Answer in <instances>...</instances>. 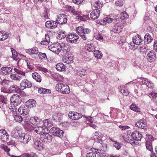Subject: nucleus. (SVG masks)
Returning <instances> with one entry per match:
<instances>
[{
    "mask_svg": "<svg viewBox=\"0 0 157 157\" xmlns=\"http://www.w3.org/2000/svg\"><path fill=\"white\" fill-rule=\"evenodd\" d=\"M77 33L84 40H86L88 34L91 32L89 29H84L82 26H79L76 29Z\"/></svg>",
    "mask_w": 157,
    "mask_h": 157,
    "instance_id": "1",
    "label": "nucleus"
},
{
    "mask_svg": "<svg viewBox=\"0 0 157 157\" xmlns=\"http://www.w3.org/2000/svg\"><path fill=\"white\" fill-rule=\"evenodd\" d=\"M14 70L17 74L21 75L22 76H19L16 74L12 73L10 74V77L12 80L20 81L22 78L25 77V72L15 68H14Z\"/></svg>",
    "mask_w": 157,
    "mask_h": 157,
    "instance_id": "2",
    "label": "nucleus"
},
{
    "mask_svg": "<svg viewBox=\"0 0 157 157\" xmlns=\"http://www.w3.org/2000/svg\"><path fill=\"white\" fill-rule=\"evenodd\" d=\"M56 89L57 91L63 94H67L70 92V89L68 85L63 83L57 84Z\"/></svg>",
    "mask_w": 157,
    "mask_h": 157,
    "instance_id": "3",
    "label": "nucleus"
},
{
    "mask_svg": "<svg viewBox=\"0 0 157 157\" xmlns=\"http://www.w3.org/2000/svg\"><path fill=\"white\" fill-rule=\"evenodd\" d=\"M49 49L56 53H59L62 50V46L58 43H55L50 44Z\"/></svg>",
    "mask_w": 157,
    "mask_h": 157,
    "instance_id": "4",
    "label": "nucleus"
},
{
    "mask_svg": "<svg viewBox=\"0 0 157 157\" xmlns=\"http://www.w3.org/2000/svg\"><path fill=\"white\" fill-rule=\"evenodd\" d=\"M32 130H33L36 133L42 135L43 137H50V135L48 132L46 133L44 132L45 129H43V127H32Z\"/></svg>",
    "mask_w": 157,
    "mask_h": 157,
    "instance_id": "5",
    "label": "nucleus"
},
{
    "mask_svg": "<svg viewBox=\"0 0 157 157\" xmlns=\"http://www.w3.org/2000/svg\"><path fill=\"white\" fill-rule=\"evenodd\" d=\"M78 39V36L73 33H70L67 35L66 40L69 43H76Z\"/></svg>",
    "mask_w": 157,
    "mask_h": 157,
    "instance_id": "6",
    "label": "nucleus"
},
{
    "mask_svg": "<svg viewBox=\"0 0 157 157\" xmlns=\"http://www.w3.org/2000/svg\"><path fill=\"white\" fill-rule=\"evenodd\" d=\"M10 101L17 106L21 103V98L19 95L14 94L10 98Z\"/></svg>",
    "mask_w": 157,
    "mask_h": 157,
    "instance_id": "7",
    "label": "nucleus"
},
{
    "mask_svg": "<svg viewBox=\"0 0 157 157\" xmlns=\"http://www.w3.org/2000/svg\"><path fill=\"white\" fill-rule=\"evenodd\" d=\"M68 115L69 118L74 120H78L82 116L81 114L74 111L70 112Z\"/></svg>",
    "mask_w": 157,
    "mask_h": 157,
    "instance_id": "8",
    "label": "nucleus"
},
{
    "mask_svg": "<svg viewBox=\"0 0 157 157\" xmlns=\"http://www.w3.org/2000/svg\"><path fill=\"white\" fill-rule=\"evenodd\" d=\"M50 130L54 136L59 137H63L64 132L63 130L55 127L52 128Z\"/></svg>",
    "mask_w": 157,
    "mask_h": 157,
    "instance_id": "9",
    "label": "nucleus"
},
{
    "mask_svg": "<svg viewBox=\"0 0 157 157\" xmlns=\"http://www.w3.org/2000/svg\"><path fill=\"white\" fill-rule=\"evenodd\" d=\"M58 19L56 20L57 24L60 25H63L67 23V18L66 16L64 14H61L58 16Z\"/></svg>",
    "mask_w": 157,
    "mask_h": 157,
    "instance_id": "10",
    "label": "nucleus"
},
{
    "mask_svg": "<svg viewBox=\"0 0 157 157\" xmlns=\"http://www.w3.org/2000/svg\"><path fill=\"white\" fill-rule=\"evenodd\" d=\"M147 60L150 62H153L155 61L156 59V54L155 52L151 50L149 51L147 55Z\"/></svg>",
    "mask_w": 157,
    "mask_h": 157,
    "instance_id": "11",
    "label": "nucleus"
},
{
    "mask_svg": "<svg viewBox=\"0 0 157 157\" xmlns=\"http://www.w3.org/2000/svg\"><path fill=\"white\" fill-rule=\"evenodd\" d=\"M20 87L22 89L30 88L32 86L31 82L27 79H23L20 83Z\"/></svg>",
    "mask_w": 157,
    "mask_h": 157,
    "instance_id": "12",
    "label": "nucleus"
},
{
    "mask_svg": "<svg viewBox=\"0 0 157 157\" xmlns=\"http://www.w3.org/2000/svg\"><path fill=\"white\" fill-rule=\"evenodd\" d=\"M135 125L139 128L145 129L147 126V121L145 119L143 118L137 122Z\"/></svg>",
    "mask_w": 157,
    "mask_h": 157,
    "instance_id": "13",
    "label": "nucleus"
},
{
    "mask_svg": "<svg viewBox=\"0 0 157 157\" xmlns=\"http://www.w3.org/2000/svg\"><path fill=\"white\" fill-rule=\"evenodd\" d=\"M45 25L48 29H54L57 27V23L56 21H47L45 23Z\"/></svg>",
    "mask_w": 157,
    "mask_h": 157,
    "instance_id": "14",
    "label": "nucleus"
},
{
    "mask_svg": "<svg viewBox=\"0 0 157 157\" xmlns=\"http://www.w3.org/2000/svg\"><path fill=\"white\" fill-rule=\"evenodd\" d=\"M18 111L20 114L26 115L29 113V108L26 107H25L24 105H21L18 109Z\"/></svg>",
    "mask_w": 157,
    "mask_h": 157,
    "instance_id": "15",
    "label": "nucleus"
},
{
    "mask_svg": "<svg viewBox=\"0 0 157 157\" xmlns=\"http://www.w3.org/2000/svg\"><path fill=\"white\" fill-rule=\"evenodd\" d=\"M12 71V69L10 67H4L1 68L0 73L2 75H5L10 73Z\"/></svg>",
    "mask_w": 157,
    "mask_h": 157,
    "instance_id": "16",
    "label": "nucleus"
},
{
    "mask_svg": "<svg viewBox=\"0 0 157 157\" xmlns=\"http://www.w3.org/2000/svg\"><path fill=\"white\" fill-rule=\"evenodd\" d=\"M100 11L98 9H95L93 10L90 14V17L94 19H96L99 17Z\"/></svg>",
    "mask_w": 157,
    "mask_h": 157,
    "instance_id": "17",
    "label": "nucleus"
},
{
    "mask_svg": "<svg viewBox=\"0 0 157 157\" xmlns=\"http://www.w3.org/2000/svg\"><path fill=\"white\" fill-rule=\"evenodd\" d=\"M122 25L119 23L116 24L113 27L112 30L115 33H119L122 30Z\"/></svg>",
    "mask_w": 157,
    "mask_h": 157,
    "instance_id": "18",
    "label": "nucleus"
},
{
    "mask_svg": "<svg viewBox=\"0 0 157 157\" xmlns=\"http://www.w3.org/2000/svg\"><path fill=\"white\" fill-rule=\"evenodd\" d=\"M94 140L95 142L100 143L102 145L101 150H102L104 151L107 150V145L105 144H104L103 140H102L101 138H94Z\"/></svg>",
    "mask_w": 157,
    "mask_h": 157,
    "instance_id": "19",
    "label": "nucleus"
},
{
    "mask_svg": "<svg viewBox=\"0 0 157 157\" xmlns=\"http://www.w3.org/2000/svg\"><path fill=\"white\" fill-rule=\"evenodd\" d=\"M154 138H150L148 139L146 142V148L149 151H151V152L153 151V149L152 148V141H154Z\"/></svg>",
    "mask_w": 157,
    "mask_h": 157,
    "instance_id": "20",
    "label": "nucleus"
},
{
    "mask_svg": "<svg viewBox=\"0 0 157 157\" xmlns=\"http://www.w3.org/2000/svg\"><path fill=\"white\" fill-rule=\"evenodd\" d=\"M40 121V119L38 117L34 116L33 117H30V124L34 125H38Z\"/></svg>",
    "mask_w": 157,
    "mask_h": 157,
    "instance_id": "21",
    "label": "nucleus"
},
{
    "mask_svg": "<svg viewBox=\"0 0 157 157\" xmlns=\"http://www.w3.org/2000/svg\"><path fill=\"white\" fill-rule=\"evenodd\" d=\"M142 41V39L138 34L136 35L133 38V42L134 44L136 45H140Z\"/></svg>",
    "mask_w": 157,
    "mask_h": 157,
    "instance_id": "22",
    "label": "nucleus"
},
{
    "mask_svg": "<svg viewBox=\"0 0 157 157\" xmlns=\"http://www.w3.org/2000/svg\"><path fill=\"white\" fill-rule=\"evenodd\" d=\"M9 33L5 31L0 32V41H4L7 39L9 36Z\"/></svg>",
    "mask_w": 157,
    "mask_h": 157,
    "instance_id": "23",
    "label": "nucleus"
},
{
    "mask_svg": "<svg viewBox=\"0 0 157 157\" xmlns=\"http://www.w3.org/2000/svg\"><path fill=\"white\" fill-rule=\"evenodd\" d=\"M56 70L59 71H65L66 67L63 63H58L56 66Z\"/></svg>",
    "mask_w": 157,
    "mask_h": 157,
    "instance_id": "24",
    "label": "nucleus"
},
{
    "mask_svg": "<svg viewBox=\"0 0 157 157\" xmlns=\"http://www.w3.org/2000/svg\"><path fill=\"white\" fill-rule=\"evenodd\" d=\"M86 50L89 52H93L94 51L95 49V47L94 44H88L85 46Z\"/></svg>",
    "mask_w": 157,
    "mask_h": 157,
    "instance_id": "25",
    "label": "nucleus"
},
{
    "mask_svg": "<svg viewBox=\"0 0 157 157\" xmlns=\"http://www.w3.org/2000/svg\"><path fill=\"white\" fill-rule=\"evenodd\" d=\"M36 105V101L33 99H30L27 102L26 106L29 108H32L35 107Z\"/></svg>",
    "mask_w": 157,
    "mask_h": 157,
    "instance_id": "26",
    "label": "nucleus"
},
{
    "mask_svg": "<svg viewBox=\"0 0 157 157\" xmlns=\"http://www.w3.org/2000/svg\"><path fill=\"white\" fill-rule=\"evenodd\" d=\"M50 38L48 35L46 34L44 39L41 41L40 44L43 45H47L50 43Z\"/></svg>",
    "mask_w": 157,
    "mask_h": 157,
    "instance_id": "27",
    "label": "nucleus"
},
{
    "mask_svg": "<svg viewBox=\"0 0 157 157\" xmlns=\"http://www.w3.org/2000/svg\"><path fill=\"white\" fill-rule=\"evenodd\" d=\"M32 75L33 78L35 79L36 81L40 82H41V77L38 73L34 72L32 74Z\"/></svg>",
    "mask_w": 157,
    "mask_h": 157,
    "instance_id": "28",
    "label": "nucleus"
},
{
    "mask_svg": "<svg viewBox=\"0 0 157 157\" xmlns=\"http://www.w3.org/2000/svg\"><path fill=\"white\" fill-rule=\"evenodd\" d=\"M152 40V38L149 34L147 33L145 36L144 41L145 43L147 44L150 43L151 42Z\"/></svg>",
    "mask_w": 157,
    "mask_h": 157,
    "instance_id": "29",
    "label": "nucleus"
},
{
    "mask_svg": "<svg viewBox=\"0 0 157 157\" xmlns=\"http://www.w3.org/2000/svg\"><path fill=\"white\" fill-rule=\"evenodd\" d=\"M141 140V138L139 139V138H132L129 140L130 143L133 146L137 145L138 144V141Z\"/></svg>",
    "mask_w": 157,
    "mask_h": 157,
    "instance_id": "30",
    "label": "nucleus"
},
{
    "mask_svg": "<svg viewBox=\"0 0 157 157\" xmlns=\"http://www.w3.org/2000/svg\"><path fill=\"white\" fill-rule=\"evenodd\" d=\"M38 91L39 93L43 94L50 93L51 92V90H50L43 88H39Z\"/></svg>",
    "mask_w": 157,
    "mask_h": 157,
    "instance_id": "31",
    "label": "nucleus"
},
{
    "mask_svg": "<svg viewBox=\"0 0 157 157\" xmlns=\"http://www.w3.org/2000/svg\"><path fill=\"white\" fill-rule=\"evenodd\" d=\"M130 109L136 112L140 113V109L135 104H132L130 106Z\"/></svg>",
    "mask_w": 157,
    "mask_h": 157,
    "instance_id": "32",
    "label": "nucleus"
},
{
    "mask_svg": "<svg viewBox=\"0 0 157 157\" xmlns=\"http://www.w3.org/2000/svg\"><path fill=\"white\" fill-rule=\"evenodd\" d=\"M76 72L78 75L80 77L85 76L87 75V73L86 71L83 69L81 70L80 71L77 70Z\"/></svg>",
    "mask_w": 157,
    "mask_h": 157,
    "instance_id": "33",
    "label": "nucleus"
},
{
    "mask_svg": "<svg viewBox=\"0 0 157 157\" xmlns=\"http://www.w3.org/2000/svg\"><path fill=\"white\" fill-rule=\"evenodd\" d=\"M94 55L97 59H100L102 56V53L99 50H95L94 51Z\"/></svg>",
    "mask_w": 157,
    "mask_h": 157,
    "instance_id": "34",
    "label": "nucleus"
},
{
    "mask_svg": "<svg viewBox=\"0 0 157 157\" xmlns=\"http://www.w3.org/2000/svg\"><path fill=\"white\" fill-rule=\"evenodd\" d=\"M11 50L12 53V57L13 59L15 60H17L18 59L17 58V53L16 50L13 48H10Z\"/></svg>",
    "mask_w": 157,
    "mask_h": 157,
    "instance_id": "35",
    "label": "nucleus"
},
{
    "mask_svg": "<svg viewBox=\"0 0 157 157\" xmlns=\"http://www.w3.org/2000/svg\"><path fill=\"white\" fill-rule=\"evenodd\" d=\"M138 136L139 137H142L143 136L142 134L137 130L134 131L131 134L132 137H137Z\"/></svg>",
    "mask_w": 157,
    "mask_h": 157,
    "instance_id": "36",
    "label": "nucleus"
},
{
    "mask_svg": "<svg viewBox=\"0 0 157 157\" xmlns=\"http://www.w3.org/2000/svg\"><path fill=\"white\" fill-rule=\"evenodd\" d=\"M102 2L100 0H97L96 1L94 4V7L98 9L101 8L102 7Z\"/></svg>",
    "mask_w": 157,
    "mask_h": 157,
    "instance_id": "37",
    "label": "nucleus"
},
{
    "mask_svg": "<svg viewBox=\"0 0 157 157\" xmlns=\"http://www.w3.org/2000/svg\"><path fill=\"white\" fill-rule=\"evenodd\" d=\"M110 140L115 143L113 144L114 147L117 150H119L121 147V144L120 143H118L115 141H114L112 138H109Z\"/></svg>",
    "mask_w": 157,
    "mask_h": 157,
    "instance_id": "38",
    "label": "nucleus"
},
{
    "mask_svg": "<svg viewBox=\"0 0 157 157\" xmlns=\"http://www.w3.org/2000/svg\"><path fill=\"white\" fill-rule=\"evenodd\" d=\"M113 21V19L109 17H105L103 20V23H101L102 25H104L106 24V23H110L112 22Z\"/></svg>",
    "mask_w": 157,
    "mask_h": 157,
    "instance_id": "39",
    "label": "nucleus"
},
{
    "mask_svg": "<svg viewBox=\"0 0 157 157\" xmlns=\"http://www.w3.org/2000/svg\"><path fill=\"white\" fill-rule=\"evenodd\" d=\"M14 120L16 122L20 123L23 120L22 117L19 115H14L13 117Z\"/></svg>",
    "mask_w": 157,
    "mask_h": 157,
    "instance_id": "40",
    "label": "nucleus"
},
{
    "mask_svg": "<svg viewBox=\"0 0 157 157\" xmlns=\"http://www.w3.org/2000/svg\"><path fill=\"white\" fill-rule=\"evenodd\" d=\"M10 82L9 81L6 79H4L2 81L0 80V85L1 86H5L7 87Z\"/></svg>",
    "mask_w": 157,
    "mask_h": 157,
    "instance_id": "41",
    "label": "nucleus"
},
{
    "mask_svg": "<svg viewBox=\"0 0 157 157\" xmlns=\"http://www.w3.org/2000/svg\"><path fill=\"white\" fill-rule=\"evenodd\" d=\"M148 95L153 100H154L157 98V93L153 91L148 94Z\"/></svg>",
    "mask_w": 157,
    "mask_h": 157,
    "instance_id": "42",
    "label": "nucleus"
},
{
    "mask_svg": "<svg viewBox=\"0 0 157 157\" xmlns=\"http://www.w3.org/2000/svg\"><path fill=\"white\" fill-rule=\"evenodd\" d=\"M9 135L6 131L4 129L0 130V137H8Z\"/></svg>",
    "mask_w": 157,
    "mask_h": 157,
    "instance_id": "43",
    "label": "nucleus"
},
{
    "mask_svg": "<svg viewBox=\"0 0 157 157\" xmlns=\"http://www.w3.org/2000/svg\"><path fill=\"white\" fill-rule=\"evenodd\" d=\"M43 123L44 126L45 127H49L52 126V123L50 122H49V121L47 119L43 121Z\"/></svg>",
    "mask_w": 157,
    "mask_h": 157,
    "instance_id": "44",
    "label": "nucleus"
},
{
    "mask_svg": "<svg viewBox=\"0 0 157 157\" xmlns=\"http://www.w3.org/2000/svg\"><path fill=\"white\" fill-rule=\"evenodd\" d=\"M129 15L126 12H122L120 14L121 18L122 20H125L129 17Z\"/></svg>",
    "mask_w": 157,
    "mask_h": 157,
    "instance_id": "45",
    "label": "nucleus"
},
{
    "mask_svg": "<svg viewBox=\"0 0 157 157\" xmlns=\"http://www.w3.org/2000/svg\"><path fill=\"white\" fill-rule=\"evenodd\" d=\"M38 56L40 59L42 60H45L47 59V56L44 53L39 52Z\"/></svg>",
    "mask_w": 157,
    "mask_h": 157,
    "instance_id": "46",
    "label": "nucleus"
},
{
    "mask_svg": "<svg viewBox=\"0 0 157 157\" xmlns=\"http://www.w3.org/2000/svg\"><path fill=\"white\" fill-rule=\"evenodd\" d=\"M121 92L124 95L126 96H128L129 94L128 90L125 87H122V89L121 90Z\"/></svg>",
    "mask_w": 157,
    "mask_h": 157,
    "instance_id": "47",
    "label": "nucleus"
},
{
    "mask_svg": "<svg viewBox=\"0 0 157 157\" xmlns=\"http://www.w3.org/2000/svg\"><path fill=\"white\" fill-rule=\"evenodd\" d=\"M24 121V122L25 124L27 125H29V124L30 123V117L29 116H25L23 118Z\"/></svg>",
    "mask_w": 157,
    "mask_h": 157,
    "instance_id": "48",
    "label": "nucleus"
},
{
    "mask_svg": "<svg viewBox=\"0 0 157 157\" xmlns=\"http://www.w3.org/2000/svg\"><path fill=\"white\" fill-rule=\"evenodd\" d=\"M25 63L26 64L28 68L30 70H32L33 69V66L32 63H30L29 61L28 60L25 59L24 61Z\"/></svg>",
    "mask_w": 157,
    "mask_h": 157,
    "instance_id": "49",
    "label": "nucleus"
},
{
    "mask_svg": "<svg viewBox=\"0 0 157 157\" xmlns=\"http://www.w3.org/2000/svg\"><path fill=\"white\" fill-rule=\"evenodd\" d=\"M18 88V86L16 85H13L11 86L9 88V91L10 93H11L13 91H16V89H17Z\"/></svg>",
    "mask_w": 157,
    "mask_h": 157,
    "instance_id": "50",
    "label": "nucleus"
},
{
    "mask_svg": "<svg viewBox=\"0 0 157 157\" xmlns=\"http://www.w3.org/2000/svg\"><path fill=\"white\" fill-rule=\"evenodd\" d=\"M23 157H38L37 155L34 153H31L30 154L25 153L23 154Z\"/></svg>",
    "mask_w": 157,
    "mask_h": 157,
    "instance_id": "51",
    "label": "nucleus"
},
{
    "mask_svg": "<svg viewBox=\"0 0 157 157\" xmlns=\"http://www.w3.org/2000/svg\"><path fill=\"white\" fill-rule=\"evenodd\" d=\"M70 49V47L68 45H64L63 46H62V50L63 52H69Z\"/></svg>",
    "mask_w": 157,
    "mask_h": 157,
    "instance_id": "52",
    "label": "nucleus"
},
{
    "mask_svg": "<svg viewBox=\"0 0 157 157\" xmlns=\"http://www.w3.org/2000/svg\"><path fill=\"white\" fill-rule=\"evenodd\" d=\"M40 140L45 143H48L52 141V138H40Z\"/></svg>",
    "mask_w": 157,
    "mask_h": 157,
    "instance_id": "53",
    "label": "nucleus"
},
{
    "mask_svg": "<svg viewBox=\"0 0 157 157\" xmlns=\"http://www.w3.org/2000/svg\"><path fill=\"white\" fill-rule=\"evenodd\" d=\"M115 4L116 6L121 7L123 5V2L121 0H117L116 1Z\"/></svg>",
    "mask_w": 157,
    "mask_h": 157,
    "instance_id": "54",
    "label": "nucleus"
},
{
    "mask_svg": "<svg viewBox=\"0 0 157 157\" xmlns=\"http://www.w3.org/2000/svg\"><path fill=\"white\" fill-rule=\"evenodd\" d=\"M32 55H37L39 53V50L38 48L36 47H33L31 48Z\"/></svg>",
    "mask_w": 157,
    "mask_h": 157,
    "instance_id": "55",
    "label": "nucleus"
},
{
    "mask_svg": "<svg viewBox=\"0 0 157 157\" xmlns=\"http://www.w3.org/2000/svg\"><path fill=\"white\" fill-rule=\"evenodd\" d=\"M75 19L79 21H84L85 20V18L81 15V14H79V15L76 16Z\"/></svg>",
    "mask_w": 157,
    "mask_h": 157,
    "instance_id": "56",
    "label": "nucleus"
},
{
    "mask_svg": "<svg viewBox=\"0 0 157 157\" xmlns=\"http://www.w3.org/2000/svg\"><path fill=\"white\" fill-rule=\"evenodd\" d=\"M0 147L6 152L9 151L10 150V149L7 146H5L3 144L1 145Z\"/></svg>",
    "mask_w": 157,
    "mask_h": 157,
    "instance_id": "57",
    "label": "nucleus"
},
{
    "mask_svg": "<svg viewBox=\"0 0 157 157\" xmlns=\"http://www.w3.org/2000/svg\"><path fill=\"white\" fill-rule=\"evenodd\" d=\"M86 157H96V153L93 151L89 152L87 154Z\"/></svg>",
    "mask_w": 157,
    "mask_h": 157,
    "instance_id": "58",
    "label": "nucleus"
},
{
    "mask_svg": "<svg viewBox=\"0 0 157 157\" xmlns=\"http://www.w3.org/2000/svg\"><path fill=\"white\" fill-rule=\"evenodd\" d=\"M146 85L148 88H151L152 89H153L154 87V84L152 83L150 81L147 82L146 83Z\"/></svg>",
    "mask_w": 157,
    "mask_h": 157,
    "instance_id": "59",
    "label": "nucleus"
},
{
    "mask_svg": "<svg viewBox=\"0 0 157 157\" xmlns=\"http://www.w3.org/2000/svg\"><path fill=\"white\" fill-rule=\"evenodd\" d=\"M21 139V142L24 144L27 143L31 139L29 140V138H19Z\"/></svg>",
    "mask_w": 157,
    "mask_h": 157,
    "instance_id": "60",
    "label": "nucleus"
},
{
    "mask_svg": "<svg viewBox=\"0 0 157 157\" xmlns=\"http://www.w3.org/2000/svg\"><path fill=\"white\" fill-rule=\"evenodd\" d=\"M13 105H11V106H10V109L13 112H17V108L16 107V105H15L14 104H13Z\"/></svg>",
    "mask_w": 157,
    "mask_h": 157,
    "instance_id": "61",
    "label": "nucleus"
},
{
    "mask_svg": "<svg viewBox=\"0 0 157 157\" xmlns=\"http://www.w3.org/2000/svg\"><path fill=\"white\" fill-rule=\"evenodd\" d=\"M119 127L120 128L123 130H125L126 129H128L130 128V127L128 126H122L120 125L119 126Z\"/></svg>",
    "mask_w": 157,
    "mask_h": 157,
    "instance_id": "62",
    "label": "nucleus"
},
{
    "mask_svg": "<svg viewBox=\"0 0 157 157\" xmlns=\"http://www.w3.org/2000/svg\"><path fill=\"white\" fill-rule=\"evenodd\" d=\"M84 0H72L73 2L76 4L79 5L81 4Z\"/></svg>",
    "mask_w": 157,
    "mask_h": 157,
    "instance_id": "63",
    "label": "nucleus"
},
{
    "mask_svg": "<svg viewBox=\"0 0 157 157\" xmlns=\"http://www.w3.org/2000/svg\"><path fill=\"white\" fill-rule=\"evenodd\" d=\"M1 91L4 93H7L8 90L7 87L3 86L2 87L1 89Z\"/></svg>",
    "mask_w": 157,
    "mask_h": 157,
    "instance_id": "64",
    "label": "nucleus"
}]
</instances>
